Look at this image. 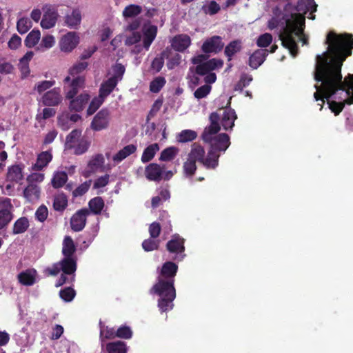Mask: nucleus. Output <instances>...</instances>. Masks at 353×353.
<instances>
[{"label": "nucleus", "mask_w": 353, "mask_h": 353, "mask_svg": "<svg viewBox=\"0 0 353 353\" xmlns=\"http://www.w3.org/2000/svg\"><path fill=\"white\" fill-rule=\"evenodd\" d=\"M191 43L190 37L186 34H179L172 40V48L179 52H183L187 49Z\"/></svg>", "instance_id": "obj_21"}, {"label": "nucleus", "mask_w": 353, "mask_h": 353, "mask_svg": "<svg viewBox=\"0 0 353 353\" xmlns=\"http://www.w3.org/2000/svg\"><path fill=\"white\" fill-rule=\"evenodd\" d=\"M12 208L10 199L3 198L0 201V230L6 228L12 219Z\"/></svg>", "instance_id": "obj_9"}, {"label": "nucleus", "mask_w": 353, "mask_h": 353, "mask_svg": "<svg viewBox=\"0 0 353 353\" xmlns=\"http://www.w3.org/2000/svg\"><path fill=\"white\" fill-rule=\"evenodd\" d=\"M143 47L148 50L150 46L152 41L154 40L157 33V27L154 25H144L143 28Z\"/></svg>", "instance_id": "obj_18"}, {"label": "nucleus", "mask_w": 353, "mask_h": 353, "mask_svg": "<svg viewBox=\"0 0 353 353\" xmlns=\"http://www.w3.org/2000/svg\"><path fill=\"white\" fill-rule=\"evenodd\" d=\"M116 332L113 328L105 327L101 325L100 335L102 339H113L116 337Z\"/></svg>", "instance_id": "obj_55"}, {"label": "nucleus", "mask_w": 353, "mask_h": 353, "mask_svg": "<svg viewBox=\"0 0 353 353\" xmlns=\"http://www.w3.org/2000/svg\"><path fill=\"white\" fill-rule=\"evenodd\" d=\"M104 201L101 197L97 196L88 202L90 212L94 214H99L104 208Z\"/></svg>", "instance_id": "obj_29"}, {"label": "nucleus", "mask_w": 353, "mask_h": 353, "mask_svg": "<svg viewBox=\"0 0 353 353\" xmlns=\"http://www.w3.org/2000/svg\"><path fill=\"white\" fill-rule=\"evenodd\" d=\"M56 114V111L54 109L51 108H45L41 113H39L37 115V120L41 121V120H45L49 118L54 117Z\"/></svg>", "instance_id": "obj_51"}, {"label": "nucleus", "mask_w": 353, "mask_h": 353, "mask_svg": "<svg viewBox=\"0 0 353 353\" xmlns=\"http://www.w3.org/2000/svg\"><path fill=\"white\" fill-rule=\"evenodd\" d=\"M241 43L238 41H234L230 43L225 49V54L228 57V60H231V57L240 51L241 50Z\"/></svg>", "instance_id": "obj_37"}, {"label": "nucleus", "mask_w": 353, "mask_h": 353, "mask_svg": "<svg viewBox=\"0 0 353 353\" xmlns=\"http://www.w3.org/2000/svg\"><path fill=\"white\" fill-rule=\"evenodd\" d=\"M252 81V77L251 76L246 74H243L241 75L239 83L236 85L235 89L241 90L244 87L247 86Z\"/></svg>", "instance_id": "obj_58"}, {"label": "nucleus", "mask_w": 353, "mask_h": 353, "mask_svg": "<svg viewBox=\"0 0 353 353\" xmlns=\"http://www.w3.org/2000/svg\"><path fill=\"white\" fill-rule=\"evenodd\" d=\"M81 135V131L79 130H72L67 137L65 145L68 148H72L79 141Z\"/></svg>", "instance_id": "obj_40"}, {"label": "nucleus", "mask_w": 353, "mask_h": 353, "mask_svg": "<svg viewBox=\"0 0 353 353\" xmlns=\"http://www.w3.org/2000/svg\"><path fill=\"white\" fill-rule=\"evenodd\" d=\"M40 188L34 183H28L23 191V196L28 202H34L39 200Z\"/></svg>", "instance_id": "obj_20"}, {"label": "nucleus", "mask_w": 353, "mask_h": 353, "mask_svg": "<svg viewBox=\"0 0 353 353\" xmlns=\"http://www.w3.org/2000/svg\"><path fill=\"white\" fill-rule=\"evenodd\" d=\"M51 160L52 156H38L36 162L32 165V169L36 171L41 170Z\"/></svg>", "instance_id": "obj_35"}, {"label": "nucleus", "mask_w": 353, "mask_h": 353, "mask_svg": "<svg viewBox=\"0 0 353 353\" xmlns=\"http://www.w3.org/2000/svg\"><path fill=\"white\" fill-rule=\"evenodd\" d=\"M42 10L43 15L41 21V26L44 29L53 28L56 25L59 17L57 10L50 5H45Z\"/></svg>", "instance_id": "obj_8"}, {"label": "nucleus", "mask_w": 353, "mask_h": 353, "mask_svg": "<svg viewBox=\"0 0 353 353\" xmlns=\"http://www.w3.org/2000/svg\"><path fill=\"white\" fill-rule=\"evenodd\" d=\"M117 83V80L109 78L101 85L99 95L105 99L113 91Z\"/></svg>", "instance_id": "obj_28"}, {"label": "nucleus", "mask_w": 353, "mask_h": 353, "mask_svg": "<svg viewBox=\"0 0 353 353\" xmlns=\"http://www.w3.org/2000/svg\"><path fill=\"white\" fill-rule=\"evenodd\" d=\"M82 21L81 11L74 8L68 12L63 17L64 25L70 29L77 30Z\"/></svg>", "instance_id": "obj_12"}, {"label": "nucleus", "mask_w": 353, "mask_h": 353, "mask_svg": "<svg viewBox=\"0 0 353 353\" xmlns=\"http://www.w3.org/2000/svg\"><path fill=\"white\" fill-rule=\"evenodd\" d=\"M90 214L88 210L85 208L78 210L70 219L71 228L75 232L82 230L86 223V217Z\"/></svg>", "instance_id": "obj_14"}, {"label": "nucleus", "mask_w": 353, "mask_h": 353, "mask_svg": "<svg viewBox=\"0 0 353 353\" xmlns=\"http://www.w3.org/2000/svg\"><path fill=\"white\" fill-rule=\"evenodd\" d=\"M162 168L157 164L152 163L145 169V176L151 181H158L161 179Z\"/></svg>", "instance_id": "obj_26"}, {"label": "nucleus", "mask_w": 353, "mask_h": 353, "mask_svg": "<svg viewBox=\"0 0 353 353\" xmlns=\"http://www.w3.org/2000/svg\"><path fill=\"white\" fill-rule=\"evenodd\" d=\"M54 85V81H43L39 83L34 88L39 94L47 90Z\"/></svg>", "instance_id": "obj_57"}, {"label": "nucleus", "mask_w": 353, "mask_h": 353, "mask_svg": "<svg viewBox=\"0 0 353 353\" xmlns=\"http://www.w3.org/2000/svg\"><path fill=\"white\" fill-rule=\"evenodd\" d=\"M132 332L129 327L122 326L117 329L116 336L125 339H129L132 337Z\"/></svg>", "instance_id": "obj_52"}, {"label": "nucleus", "mask_w": 353, "mask_h": 353, "mask_svg": "<svg viewBox=\"0 0 353 353\" xmlns=\"http://www.w3.org/2000/svg\"><path fill=\"white\" fill-rule=\"evenodd\" d=\"M68 176L64 172H57L52 179V186L55 188L62 187L67 181Z\"/></svg>", "instance_id": "obj_36"}, {"label": "nucleus", "mask_w": 353, "mask_h": 353, "mask_svg": "<svg viewBox=\"0 0 353 353\" xmlns=\"http://www.w3.org/2000/svg\"><path fill=\"white\" fill-rule=\"evenodd\" d=\"M14 66L6 60L0 61V73L1 74L7 75L12 74L14 71Z\"/></svg>", "instance_id": "obj_48"}, {"label": "nucleus", "mask_w": 353, "mask_h": 353, "mask_svg": "<svg viewBox=\"0 0 353 353\" xmlns=\"http://www.w3.org/2000/svg\"><path fill=\"white\" fill-rule=\"evenodd\" d=\"M272 41V36L269 33H265L257 39L256 44L260 48L268 47Z\"/></svg>", "instance_id": "obj_49"}, {"label": "nucleus", "mask_w": 353, "mask_h": 353, "mask_svg": "<svg viewBox=\"0 0 353 353\" xmlns=\"http://www.w3.org/2000/svg\"><path fill=\"white\" fill-rule=\"evenodd\" d=\"M352 34L337 35L330 32L325 43L327 51L316 57L314 72V79L321 82L314 85L316 101L321 100L320 110L327 100L330 109L336 114H339L345 103H353V74H348L343 80L341 67L347 57L351 54L353 48Z\"/></svg>", "instance_id": "obj_1"}, {"label": "nucleus", "mask_w": 353, "mask_h": 353, "mask_svg": "<svg viewBox=\"0 0 353 353\" xmlns=\"http://www.w3.org/2000/svg\"><path fill=\"white\" fill-rule=\"evenodd\" d=\"M107 350L109 353H126L127 348L125 343L117 341L108 343Z\"/></svg>", "instance_id": "obj_33"}, {"label": "nucleus", "mask_w": 353, "mask_h": 353, "mask_svg": "<svg viewBox=\"0 0 353 353\" xmlns=\"http://www.w3.org/2000/svg\"><path fill=\"white\" fill-rule=\"evenodd\" d=\"M165 83V79L164 77H158L155 78L150 85V90L154 93L159 92L160 90Z\"/></svg>", "instance_id": "obj_44"}, {"label": "nucleus", "mask_w": 353, "mask_h": 353, "mask_svg": "<svg viewBox=\"0 0 353 353\" xmlns=\"http://www.w3.org/2000/svg\"><path fill=\"white\" fill-rule=\"evenodd\" d=\"M104 100L105 99L101 97L99 94L97 97L94 98L87 110L88 115H92V114H94L102 105Z\"/></svg>", "instance_id": "obj_42"}, {"label": "nucleus", "mask_w": 353, "mask_h": 353, "mask_svg": "<svg viewBox=\"0 0 353 353\" xmlns=\"http://www.w3.org/2000/svg\"><path fill=\"white\" fill-rule=\"evenodd\" d=\"M142 12V8L140 6L131 4L125 8L123 11V16L125 18L134 17Z\"/></svg>", "instance_id": "obj_32"}, {"label": "nucleus", "mask_w": 353, "mask_h": 353, "mask_svg": "<svg viewBox=\"0 0 353 353\" xmlns=\"http://www.w3.org/2000/svg\"><path fill=\"white\" fill-rule=\"evenodd\" d=\"M159 241L158 240L148 239L145 240L142 243L143 250L146 252L157 250L159 247Z\"/></svg>", "instance_id": "obj_50"}, {"label": "nucleus", "mask_w": 353, "mask_h": 353, "mask_svg": "<svg viewBox=\"0 0 353 353\" xmlns=\"http://www.w3.org/2000/svg\"><path fill=\"white\" fill-rule=\"evenodd\" d=\"M168 56V52L163 51L161 52L159 57L154 59L152 62L151 68L157 72H159L162 68L164 63V58Z\"/></svg>", "instance_id": "obj_43"}, {"label": "nucleus", "mask_w": 353, "mask_h": 353, "mask_svg": "<svg viewBox=\"0 0 353 353\" xmlns=\"http://www.w3.org/2000/svg\"><path fill=\"white\" fill-rule=\"evenodd\" d=\"M55 43L54 37L52 35H47L43 37L40 48L44 49H48L52 48Z\"/></svg>", "instance_id": "obj_60"}, {"label": "nucleus", "mask_w": 353, "mask_h": 353, "mask_svg": "<svg viewBox=\"0 0 353 353\" xmlns=\"http://www.w3.org/2000/svg\"><path fill=\"white\" fill-rule=\"evenodd\" d=\"M64 90L66 99H72L79 92L80 89L83 88L85 85V78L83 76L71 78L67 76L64 80Z\"/></svg>", "instance_id": "obj_7"}, {"label": "nucleus", "mask_w": 353, "mask_h": 353, "mask_svg": "<svg viewBox=\"0 0 353 353\" xmlns=\"http://www.w3.org/2000/svg\"><path fill=\"white\" fill-rule=\"evenodd\" d=\"M177 268V265L172 262L164 263L158 276L157 282L150 290V293L156 294L159 296L158 307L161 312H167L173 308V301L176 297L174 277Z\"/></svg>", "instance_id": "obj_3"}, {"label": "nucleus", "mask_w": 353, "mask_h": 353, "mask_svg": "<svg viewBox=\"0 0 353 353\" xmlns=\"http://www.w3.org/2000/svg\"><path fill=\"white\" fill-rule=\"evenodd\" d=\"M29 227V221L27 218L21 217L17 219L13 225L12 232L14 234L25 232Z\"/></svg>", "instance_id": "obj_31"}, {"label": "nucleus", "mask_w": 353, "mask_h": 353, "mask_svg": "<svg viewBox=\"0 0 353 353\" xmlns=\"http://www.w3.org/2000/svg\"><path fill=\"white\" fill-rule=\"evenodd\" d=\"M75 296L74 290L71 288H67L60 292V296L65 301H71Z\"/></svg>", "instance_id": "obj_56"}, {"label": "nucleus", "mask_w": 353, "mask_h": 353, "mask_svg": "<svg viewBox=\"0 0 353 353\" xmlns=\"http://www.w3.org/2000/svg\"><path fill=\"white\" fill-rule=\"evenodd\" d=\"M81 119V116L77 114H71L69 117L68 115H61L58 118V123L64 130L70 128L68 121L75 123Z\"/></svg>", "instance_id": "obj_30"}, {"label": "nucleus", "mask_w": 353, "mask_h": 353, "mask_svg": "<svg viewBox=\"0 0 353 353\" xmlns=\"http://www.w3.org/2000/svg\"><path fill=\"white\" fill-rule=\"evenodd\" d=\"M91 181H85L79 185L72 192L74 196H80L84 194L90 188Z\"/></svg>", "instance_id": "obj_53"}, {"label": "nucleus", "mask_w": 353, "mask_h": 353, "mask_svg": "<svg viewBox=\"0 0 353 353\" xmlns=\"http://www.w3.org/2000/svg\"><path fill=\"white\" fill-rule=\"evenodd\" d=\"M267 55V50L259 49L256 50L250 57V66L254 69H256L264 62Z\"/></svg>", "instance_id": "obj_23"}, {"label": "nucleus", "mask_w": 353, "mask_h": 353, "mask_svg": "<svg viewBox=\"0 0 353 353\" xmlns=\"http://www.w3.org/2000/svg\"><path fill=\"white\" fill-rule=\"evenodd\" d=\"M58 353H79V347L74 342L67 339L61 340L59 343Z\"/></svg>", "instance_id": "obj_27"}, {"label": "nucleus", "mask_w": 353, "mask_h": 353, "mask_svg": "<svg viewBox=\"0 0 353 353\" xmlns=\"http://www.w3.org/2000/svg\"><path fill=\"white\" fill-rule=\"evenodd\" d=\"M37 271L28 269L18 274V280L23 285H32L36 282Z\"/></svg>", "instance_id": "obj_22"}, {"label": "nucleus", "mask_w": 353, "mask_h": 353, "mask_svg": "<svg viewBox=\"0 0 353 353\" xmlns=\"http://www.w3.org/2000/svg\"><path fill=\"white\" fill-rule=\"evenodd\" d=\"M110 112L107 109H102L94 117L90 127L94 131L106 128L109 123Z\"/></svg>", "instance_id": "obj_13"}, {"label": "nucleus", "mask_w": 353, "mask_h": 353, "mask_svg": "<svg viewBox=\"0 0 353 353\" xmlns=\"http://www.w3.org/2000/svg\"><path fill=\"white\" fill-rule=\"evenodd\" d=\"M17 27L20 34H25L31 28V21L28 18H21L18 21Z\"/></svg>", "instance_id": "obj_47"}, {"label": "nucleus", "mask_w": 353, "mask_h": 353, "mask_svg": "<svg viewBox=\"0 0 353 353\" xmlns=\"http://www.w3.org/2000/svg\"><path fill=\"white\" fill-rule=\"evenodd\" d=\"M63 97L59 88H53L46 92L41 98V101L46 106H56L62 102Z\"/></svg>", "instance_id": "obj_15"}, {"label": "nucleus", "mask_w": 353, "mask_h": 353, "mask_svg": "<svg viewBox=\"0 0 353 353\" xmlns=\"http://www.w3.org/2000/svg\"><path fill=\"white\" fill-rule=\"evenodd\" d=\"M23 166L20 165H14L8 168L6 177L10 181H14L15 183H19L23 179Z\"/></svg>", "instance_id": "obj_24"}, {"label": "nucleus", "mask_w": 353, "mask_h": 353, "mask_svg": "<svg viewBox=\"0 0 353 353\" xmlns=\"http://www.w3.org/2000/svg\"><path fill=\"white\" fill-rule=\"evenodd\" d=\"M125 67L121 63H116L113 66V75L110 79L117 80V83L121 81L125 72Z\"/></svg>", "instance_id": "obj_46"}, {"label": "nucleus", "mask_w": 353, "mask_h": 353, "mask_svg": "<svg viewBox=\"0 0 353 353\" xmlns=\"http://www.w3.org/2000/svg\"><path fill=\"white\" fill-rule=\"evenodd\" d=\"M87 67V62H78L69 69L68 76L72 77V78L76 77V75L82 72Z\"/></svg>", "instance_id": "obj_45"}, {"label": "nucleus", "mask_w": 353, "mask_h": 353, "mask_svg": "<svg viewBox=\"0 0 353 353\" xmlns=\"http://www.w3.org/2000/svg\"><path fill=\"white\" fill-rule=\"evenodd\" d=\"M17 183L14 181H10L6 177L4 184L1 186L3 194L8 196L14 195Z\"/></svg>", "instance_id": "obj_38"}, {"label": "nucleus", "mask_w": 353, "mask_h": 353, "mask_svg": "<svg viewBox=\"0 0 353 353\" xmlns=\"http://www.w3.org/2000/svg\"><path fill=\"white\" fill-rule=\"evenodd\" d=\"M48 214V208L44 205H41L35 212L37 219L41 222H43L47 219Z\"/></svg>", "instance_id": "obj_59"}, {"label": "nucleus", "mask_w": 353, "mask_h": 353, "mask_svg": "<svg viewBox=\"0 0 353 353\" xmlns=\"http://www.w3.org/2000/svg\"><path fill=\"white\" fill-rule=\"evenodd\" d=\"M317 5L314 0H299L296 10L299 13L292 14L290 18L285 20V26L279 33V39L282 45L290 50V54L295 57L298 53L296 40L302 41L303 44L307 43V39L303 35L305 26V17L301 14H306L310 10L316 11Z\"/></svg>", "instance_id": "obj_2"}, {"label": "nucleus", "mask_w": 353, "mask_h": 353, "mask_svg": "<svg viewBox=\"0 0 353 353\" xmlns=\"http://www.w3.org/2000/svg\"><path fill=\"white\" fill-rule=\"evenodd\" d=\"M63 327L61 325H55L52 330L51 339L56 340L61 337L63 333Z\"/></svg>", "instance_id": "obj_63"}, {"label": "nucleus", "mask_w": 353, "mask_h": 353, "mask_svg": "<svg viewBox=\"0 0 353 353\" xmlns=\"http://www.w3.org/2000/svg\"><path fill=\"white\" fill-rule=\"evenodd\" d=\"M210 85H204L195 90L194 96L197 99H201L207 97V95L210 93Z\"/></svg>", "instance_id": "obj_54"}, {"label": "nucleus", "mask_w": 353, "mask_h": 353, "mask_svg": "<svg viewBox=\"0 0 353 353\" xmlns=\"http://www.w3.org/2000/svg\"><path fill=\"white\" fill-rule=\"evenodd\" d=\"M141 35L140 32H133L130 36L127 37L125 44L127 46L135 44L141 40Z\"/></svg>", "instance_id": "obj_61"}, {"label": "nucleus", "mask_w": 353, "mask_h": 353, "mask_svg": "<svg viewBox=\"0 0 353 353\" xmlns=\"http://www.w3.org/2000/svg\"><path fill=\"white\" fill-rule=\"evenodd\" d=\"M70 100L69 108L70 110L75 112L81 111L85 105L90 99V96L87 93H82L77 96L76 98L69 99Z\"/></svg>", "instance_id": "obj_19"}, {"label": "nucleus", "mask_w": 353, "mask_h": 353, "mask_svg": "<svg viewBox=\"0 0 353 353\" xmlns=\"http://www.w3.org/2000/svg\"><path fill=\"white\" fill-rule=\"evenodd\" d=\"M40 32L39 30H32L31 31L28 36L26 37V39L25 40L26 45L28 48H32L39 41L40 39Z\"/></svg>", "instance_id": "obj_39"}, {"label": "nucleus", "mask_w": 353, "mask_h": 353, "mask_svg": "<svg viewBox=\"0 0 353 353\" xmlns=\"http://www.w3.org/2000/svg\"><path fill=\"white\" fill-rule=\"evenodd\" d=\"M197 156H190L183 165L184 174L186 176H191L196 170V161ZM198 159L208 168H213L218 164L219 156H199Z\"/></svg>", "instance_id": "obj_6"}, {"label": "nucleus", "mask_w": 353, "mask_h": 353, "mask_svg": "<svg viewBox=\"0 0 353 353\" xmlns=\"http://www.w3.org/2000/svg\"><path fill=\"white\" fill-rule=\"evenodd\" d=\"M197 136L195 131L191 130H183L178 136V141L179 142H188L194 140Z\"/></svg>", "instance_id": "obj_41"}, {"label": "nucleus", "mask_w": 353, "mask_h": 353, "mask_svg": "<svg viewBox=\"0 0 353 353\" xmlns=\"http://www.w3.org/2000/svg\"><path fill=\"white\" fill-rule=\"evenodd\" d=\"M210 125L205 128L202 138L205 142L210 145L212 153L225 152L230 144L229 136L222 133L213 137L221 129L219 123V116L216 112H212L210 116Z\"/></svg>", "instance_id": "obj_5"}, {"label": "nucleus", "mask_w": 353, "mask_h": 353, "mask_svg": "<svg viewBox=\"0 0 353 353\" xmlns=\"http://www.w3.org/2000/svg\"><path fill=\"white\" fill-rule=\"evenodd\" d=\"M68 205V199L65 194H59L55 196L53 202L54 209L57 211L63 210Z\"/></svg>", "instance_id": "obj_34"}, {"label": "nucleus", "mask_w": 353, "mask_h": 353, "mask_svg": "<svg viewBox=\"0 0 353 353\" xmlns=\"http://www.w3.org/2000/svg\"><path fill=\"white\" fill-rule=\"evenodd\" d=\"M126 156H97L90 163L96 168H101L103 170L110 169L112 165L121 161Z\"/></svg>", "instance_id": "obj_10"}, {"label": "nucleus", "mask_w": 353, "mask_h": 353, "mask_svg": "<svg viewBox=\"0 0 353 353\" xmlns=\"http://www.w3.org/2000/svg\"><path fill=\"white\" fill-rule=\"evenodd\" d=\"M21 43V38L17 35L14 34L11 39L8 41V47L12 50H15L18 48Z\"/></svg>", "instance_id": "obj_64"}, {"label": "nucleus", "mask_w": 353, "mask_h": 353, "mask_svg": "<svg viewBox=\"0 0 353 353\" xmlns=\"http://www.w3.org/2000/svg\"><path fill=\"white\" fill-rule=\"evenodd\" d=\"M223 46L224 43L221 41V38L214 36L203 43L202 50L205 53L217 52L221 51Z\"/></svg>", "instance_id": "obj_16"}, {"label": "nucleus", "mask_w": 353, "mask_h": 353, "mask_svg": "<svg viewBox=\"0 0 353 353\" xmlns=\"http://www.w3.org/2000/svg\"><path fill=\"white\" fill-rule=\"evenodd\" d=\"M75 251V245L73 240L69 236H65L63 241L62 253L64 259L59 263H54L52 267L45 270V272L49 275L55 276L61 270L63 274L56 283L57 287H59L66 282L74 281V273L76 271V261L73 257Z\"/></svg>", "instance_id": "obj_4"}, {"label": "nucleus", "mask_w": 353, "mask_h": 353, "mask_svg": "<svg viewBox=\"0 0 353 353\" xmlns=\"http://www.w3.org/2000/svg\"><path fill=\"white\" fill-rule=\"evenodd\" d=\"M219 119H221V124L224 130H228L232 129L234 125V121L236 119L235 112L232 109L223 110V114H219Z\"/></svg>", "instance_id": "obj_17"}, {"label": "nucleus", "mask_w": 353, "mask_h": 353, "mask_svg": "<svg viewBox=\"0 0 353 353\" xmlns=\"http://www.w3.org/2000/svg\"><path fill=\"white\" fill-rule=\"evenodd\" d=\"M184 239L179 235H174L167 243V249L170 252L181 253L184 251Z\"/></svg>", "instance_id": "obj_25"}, {"label": "nucleus", "mask_w": 353, "mask_h": 353, "mask_svg": "<svg viewBox=\"0 0 353 353\" xmlns=\"http://www.w3.org/2000/svg\"><path fill=\"white\" fill-rule=\"evenodd\" d=\"M44 179V174L41 173H32L26 178L28 183H41Z\"/></svg>", "instance_id": "obj_62"}, {"label": "nucleus", "mask_w": 353, "mask_h": 353, "mask_svg": "<svg viewBox=\"0 0 353 353\" xmlns=\"http://www.w3.org/2000/svg\"><path fill=\"white\" fill-rule=\"evenodd\" d=\"M79 42V37L75 32H68L63 35L59 42L60 49L62 52H70Z\"/></svg>", "instance_id": "obj_11"}]
</instances>
